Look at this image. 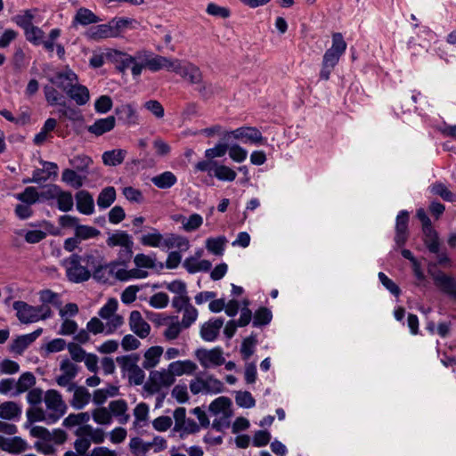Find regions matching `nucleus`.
<instances>
[{
	"mask_svg": "<svg viewBox=\"0 0 456 456\" xmlns=\"http://www.w3.org/2000/svg\"><path fill=\"white\" fill-rule=\"evenodd\" d=\"M154 59L155 60L150 63L151 72L166 69L167 71L175 72L191 84L195 85L201 83L202 73L197 66L191 63L183 65L182 61L178 59H171L162 55H160V57H154Z\"/></svg>",
	"mask_w": 456,
	"mask_h": 456,
	"instance_id": "nucleus-1",
	"label": "nucleus"
},
{
	"mask_svg": "<svg viewBox=\"0 0 456 456\" xmlns=\"http://www.w3.org/2000/svg\"><path fill=\"white\" fill-rule=\"evenodd\" d=\"M118 59H117V68L124 72L127 69H131V73L134 77H139L143 69H148L151 71V61H153L154 57H160V55L154 53L151 51L141 50L137 51L134 56L125 53H118Z\"/></svg>",
	"mask_w": 456,
	"mask_h": 456,
	"instance_id": "nucleus-2",
	"label": "nucleus"
},
{
	"mask_svg": "<svg viewBox=\"0 0 456 456\" xmlns=\"http://www.w3.org/2000/svg\"><path fill=\"white\" fill-rule=\"evenodd\" d=\"M346 49V43L345 42L342 34L335 33L332 36V45L327 49L322 62V69L320 71V78L322 80H329L331 71L338 63L340 57L343 55Z\"/></svg>",
	"mask_w": 456,
	"mask_h": 456,
	"instance_id": "nucleus-3",
	"label": "nucleus"
},
{
	"mask_svg": "<svg viewBox=\"0 0 456 456\" xmlns=\"http://www.w3.org/2000/svg\"><path fill=\"white\" fill-rule=\"evenodd\" d=\"M81 263V256L78 254H72L62 260L61 264L65 268L66 277L69 281L81 283L91 278L92 273L87 267L82 265Z\"/></svg>",
	"mask_w": 456,
	"mask_h": 456,
	"instance_id": "nucleus-4",
	"label": "nucleus"
},
{
	"mask_svg": "<svg viewBox=\"0 0 456 456\" xmlns=\"http://www.w3.org/2000/svg\"><path fill=\"white\" fill-rule=\"evenodd\" d=\"M428 273L431 276L435 286L443 294L452 299H456V278L436 269V265L433 262L428 263Z\"/></svg>",
	"mask_w": 456,
	"mask_h": 456,
	"instance_id": "nucleus-5",
	"label": "nucleus"
},
{
	"mask_svg": "<svg viewBox=\"0 0 456 456\" xmlns=\"http://www.w3.org/2000/svg\"><path fill=\"white\" fill-rule=\"evenodd\" d=\"M48 412L50 422L58 421L67 411V405L62 400L61 395L55 389H49L44 397Z\"/></svg>",
	"mask_w": 456,
	"mask_h": 456,
	"instance_id": "nucleus-6",
	"label": "nucleus"
},
{
	"mask_svg": "<svg viewBox=\"0 0 456 456\" xmlns=\"http://www.w3.org/2000/svg\"><path fill=\"white\" fill-rule=\"evenodd\" d=\"M175 375L169 369L152 370L150 373L149 380L144 385V389L153 395L159 393L162 387H168L175 382Z\"/></svg>",
	"mask_w": 456,
	"mask_h": 456,
	"instance_id": "nucleus-7",
	"label": "nucleus"
},
{
	"mask_svg": "<svg viewBox=\"0 0 456 456\" xmlns=\"http://www.w3.org/2000/svg\"><path fill=\"white\" fill-rule=\"evenodd\" d=\"M230 136L241 141L243 143H250L254 145H262L266 142V139L262 135L259 129L255 126H240L232 131L226 132L224 139H227Z\"/></svg>",
	"mask_w": 456,
	"mask_h": 456,
	"instance_id": "nucleus-8",
	"label": "nucleus"
},
{
	"mask_svg": "<svg viewBox=\"0 0 456 456\" xmlns=\"http://www.w3.org/2000/svg\"><path fill=\"white\" fill-rule=\"evenodd\" d=\"M196 356L200 361V364L205 368L213 366H220L224 363L225 359L223 356V349L220 346H216L213 349H198L196 351Z\"/></svg>",
	"mask_w": 456,
	"mask_h": 456,
	"instance_id": "nucleus-9",
	"label": "nucleus"
},
{
	"mask_svg": "<svg viewBox=\"0 0 456 456\" xmlns=\"http://www.w3.org/2000/svg\"><path fill=\"white\" fill-rule=\"evenodd\" d=\"M106 243L110 248L117 246L124 248L121 252H124L126 259H130L132 256L134 242L131 236L126 232L118 231L115 233L110 234L108 237Z\"/></svg>",
	"mask_w": 456,
	"mask_h": 456,
	"instance_id": "nucleus-10",
	"label": "nucleus"
},
{
	"mask_svg": "<svg viewBox=\"0 0 456 456\" xmlns=\"http://www.w3.org/2000/svg\"><path fill=\"white\" fill-rule=\"evenodd\" d=\"M16 315L21 323H32L39 321L36 306L30 305L24 301H15L12 305Z\"/></svg>",
	"mask_w": 456,
	"mask_h": 456,
	"instance_id": "nucleus-11",
	"label": "nucleus"
},
{
	"mask_svg": "<svg viewBox=\"0 0 456 456\" xmlns=\"http://www.w3.org/2000/svg\"><path fill=\"white\" fill-rule=\"evenodd\" d=\"M409 213L406 210H401L395 222V241L398 247H403L409 236L408 232Z\"/></svg>",
	"mask_w": 456,
	"mask_h": 456,
	"instance_id": "nucleus-12",
	"label": "nucleus"
},
{
	"mask_svg": "<svg viewBox=\"0 0 456 456\" xmlns=\"http://www.w3.org/2000/svg\"><path fill=\"white\" fill-rule=\"evenodd\" d=\"M48 80L52 85H54L67 94L77 81V76L71 69H68L64 72L56 73L55 76L49 77Z\"/></svg>",
	"mask_w": 456,
	"mask_h": 456,
	"instance_id": "nucleus-13",
	"label": "nucleus"
},
{
	"mask_svg": "<svg viewBox=\"0 0 456 456\" xmlns=\"http://www.w3.org/2000/svg\"><path fill=\"white\" fill-rule=\"evenodd\" d=\"M42 333L43 329L38 328L31 333L19 336L10 346L11 351L17 354H22L28 346L31 345Z\"/></svg>",
	"mask_w": 456,
	"mask_h": 456,
	"instance_id": "nucleus-14",
	"label": "nucleus"
},
{
	"mask_svg": "<svg viewBox=\"0 0 456 456\" xmlns=\"http://www.w3.org/2000/svg\"><path fill=\"white\" fill-rule=\"evenodd\" d=\"M224 325L223 318L210 319L202 324L200 328V337L207 342H213L219 335L220 330Z\"/></svg>",
	"mask_w": 456,
	"mask_h": 456,
	"instance_id": "nucleus-15",
	"label": "nucleus"
},
{
	"mask_svg": "<svg viewBox=\"0 0 456 456\" xmlns=\"http://www.w3.org/2000/svg\"><path fill=\"white\" fill-rule=\"evenodd\" d=\"M129 326L133 332H134L141 338H146L151 331V326L146 322L139 311H132L129 316Z\"/></svg>",
	"mask_w": 456,
	"mask_h": 456,
	"instance_id": "nucleus-16",
	"label": "nucleus"
},
{
	"mask_svg": "<svg viewBox=\"0 0 456 456\" xmlns=\"http://www.w3.org/2000/svg\"><path fill=\"white\" fill-rule=\"evenodd\" d=\"M89 39L100 40L109 37H117V32L110 26V22L91 27L86 33Z\"/></svg>",
	"mask_w": 456,
	"mask_h": 456,
	"instance_id": "nucleus-17",
	"label": "nucleus"
},
{
	"mask_svg": "<svg viewBox=\"0 0 456 456\" xmlns=\"http://www.w3.org/2000/svg\"><path fill=\"white\" fill-rule=\"evenodd\" d=\"M27 443L19 436L6 438L0 436V449L10 453H20L27 450Z\"/></svg>",
	"mask_w": 456,
	"mask_h": 456,
	"instance_id": "nucleus-18",
	"label": "nucleus"
},
{
	"mask_svg": "<svg viewBox=\"0 0 456 456\" xmlns=\"http://www.w3.org/2000/svg\"><path fill=\"white\" fill-rule=\"evenodd\" d=\"M116 125V118L114 116H109L104 118H99L94 123L87 127V131L96 136H101L103 134L111 131Z\"/></svg>",
	"mask_w": 456,
	"mask_h": 456,
	"instance_id": "nucleus-19",
	"label": "nucleus"
},
{
	"mask_svg": "<svg viewBox=\"0 0 456 456\" xmlns=\"http://www.w3.org/2000/svg\"><path fill=\"white\" fill-rule=\"evenodd\" d=\"M128 409L127 403L124 399L111 401L109 403V411L111 417L118 418L120 424H126L130 419L129 414L126 413Z\"/></svg>",
	"mask_w": 456,
	"mask_h": 456,
	"instance_id": "nucleus-20",
	"label": "nucleus"
},
{
	"mask_svg": "<svg viewBox=\"0 0 456 456\" xmlns=\"http://www.w3.org/2000/svg\"><path fill=\"white\" fill-rule=\"evenodd\" d=\"M77 208L84 215H91L94 211L92 195L87 191H79L76 194Z\"/></svg>",
	"mask_w": 456,
	"mask_h": 456,
	"instance_id": "nucleus-21",
	"label": "nucleus"
},
{
	"mask_svg": "<svg viewBox=\"0 0 456 456\" xmlns=\"http://www.w3.org/2000/svg\"><path fill=\"white\" fill-rule=\"evenodd\" d=\"M163 247L167 248H177L181 251H186L190 248V242L188 239L183 236L167 233L164 237Z\"/></svg>",
	"mask_w": 456,
	"mask_h": 456,
	"instance_id": "nucleus-22",
	"label": "nucleus"
},
{
	"mask_svg": "<svg viewBox=\"0 0 456 456\" xmlns=\"http://www.w3.org/2000/svg\"><path fill=\"white\" fill-rule=\"evenodd\" d=\"M91 397V394L85 387H78L75 389L69 403L74 409L82 410L89 403Z\"/></svg>",
	"mask_w": 456,
	"mask_h": 456,
	"instance_id": "nucleus-23",
	"label": "nucleus"
},
{
	"mask_svg": "<svg viewBox=\"0 0 456 456\" xmlns=\"http://www.w3.org/2000/svg\"><path fill=\"white\" fill-rule=\"evenodd\" d=\"M101 19L96 16L91 10L86 8H80L77 10L73 19L72 26L77 27L78 24L86 26L89 24L97 23Z\"/></svg>",
	"mask_w": 456,
	"mask_h": 456,
	"instance_id": "nucleus-24",
	"label": "nucleus"
},
{
	"mask_svg": "<svg viewBox=\"0 0 456 456\" xmlns=\"http://www.w3.org/2000/svg\"><path fill=\"white\" fill-rule=\"evenodd\" d=\"M66 94L79 106L86 104L90 99L87 87L78 84H75Z\"/></svg>",
	"mask_w": 456,
	"mask_h": 456,
	"instance_id": "nucleus-25",
	"label": "nucleus"
},
{
	"mask_svg": "<svg viewBox=\"0 0 456 456\" xmlns=\"http://www.w3.org/2000/svg\"><path fill=\"white\" fill-rule=\"evenodd\" d=\"M119 262H112L109 265L104 264L94 270L92 276L98 281L107 282L110 279V274L116 276L117 267L119 265Z\"/></svg>",
	"mask_w": 456,
	"mask_h": 456,
	"instance_id": "nucleus-26",
	"label": "nucleus"
},
{
	"mask_svg": "<svg viewBox=\"0 0 456 456\" xmlns=\"http://www.w3.org/2000/svg\"><path fill=\"white\" fill-rule=\"evenodd\" d=\"M118 118L126 124H135L137 115L135 109L131 104H122L115 109Z\"/></svg>",
	"mask_w": 456,
	"mask_h": 456,
	"instance_id": "nucleus-27",
	"label": "nucleus"
},
{
	"mask_svg": "<svg viewBox=\"0 0 456 456\" xmlns=\"http://www.w3.org/2000/svg\"><path fill=\"white\" fill-rule=\"evenodd\" d=\"M177 182V178L171 171H165L151 178V183L159 189H169Z\"/></svg>",
	"mask_w": 456,
	"mask_h": 456,
	"instance_id": "nucleus-28",
	"label": "nucleus"
},
{
	"mask_svg": "<svg viewBox=\"0 0 456 456\" xmlns=\"http://www.w3.org/2000/svg\"><path fill=\"white\" fill-rule=\"evenodd\" d=\"M126 156V151L122 149H116L107 151L102 154V162L106 166L116 167L120 165Z\"/></svg>",
	"mask_w": 456,
	"mask_h": 456,
	"instance_id": "nucleus-29",
	"label": "nucleus"
},
{
	"mask_svg": "<svg viewBox=\"0 0 456 456\" xmlns=\"http://www.w3.org/2000/svg\"><path fill=\"white\" fill-rule=\"evenodd\" d=\"M162 354L163 348L161 346H155L150 347L144 354L142 367L147 370L155 367L159 363Z\"/></svg>",
	"mask_w": 456,
	"mask_h": 456,
	"instance_id": "nucleus-30",
	"label": "nucleus"
},
{
	"mask_svg": "<svg viewBox=\"0 0 456 456\" xmlns=\"http://www.w3.org/2000/svg\"><path fill=\"white\" fill-rule=\"evenodd\" d=\"M424 235V244L431 253H438L440 248V243L438 240L437 232L433 229V227H427L422 229Z\"/></svg>",
	"mask_w": 456,
	"mask_h": 456,
	"instance_id": "nucleus-31",
	"label": "nucleus"
},
{
	"mask_svg": "<svg viewBox=\"0 0 456 456\" xmlns=\"http://www.w3.org/2000/svg\"><path fill=\"white\" fill-rule=\"evenodd\" d=\"M197 369V365L191 361H177L171 362L169 364V370L173 372L174 375L181 376L184 373L191 374Z\"/></svg>",
	"mask_w": 456,
	"mask_h": 456,
	"instance_id": "nucleus-32",
	"label": "nucleus"
},
{
	"mask_svg": "<svg viewBox=\"0 0 456 456\" xmlns=\"http://www.w3.org/2000/svg\"><path fill=\"white\" fill-rule=\"evenodd\" d=\"M21 408L14 402H4L0 404V418L4 419H13L20 417Z\"/></svg>",
	"mask_w": 456,
	"mask_h": 456,
	"instance_id": "nucleus-33",
	"label": "nucleus"
},
{
	"mask_svg": "<svg viewBox=\"0 0 456 456\" xmlns=\"http://www.w3.org/2000/svg\"><path fill=\"white\" fill-rule=\"evenodd\" d=\"M85 178V175H79L76 170L69 168L64 169L61 175V181L75 189H79L83 186Z\"/></svg>",
	"mask_w": 456,
	"mask_h": 456,
	"instance_id": "nucleus-34",
	"label": "nucleus"
},
{
	"mask_svg": "<svg viewBox=\"0 0 456 456\" xmlns=\"http://www.w3.org/2000/svg\"><path fill=\"white\" fill-rule=\"evenodd\" d=\"M116 200V190L112 186L104 188L97 198V205L100 208L105 209L112 205Z\"/></svg>",
	"mask_w": 456,
	"mask_h": 456,
	"instance_id": "nucleus-35",
	"label": "nucleus"
},
{
	"mask_svg": "<svg viewBox=\"0 0 456 456\" xmlns=\"http://www.w3.org/2000/svg\"><path fill=\"white\" fill-rule=\"evenodd\" d=\"M44 94L45 100L49 105L53 106L58 104L65 106L66 102L64 101L63 95L61 93H59V91L53 86H45Z\"/></svg>",
	"mask_w": 456,
	"mask_h": 456,
	"instance_id": "nucleus-36",
	"label": "nucleus"
},
{
	"mask_svg": "<svg viewBox=\"0 0 456 456\" xmlns=\"http://www.w3.org/2000/svg\"><path fill=\"white\" fill-rule=\"evenodd\" d=\"M232 405V401L230 398L225 396H220L215 399L209 405V411L213 414L217 415L219 413H224V417H227L228 411L230 406Z\"/></svg>",
	"mask_w": 456,
	"mask_h": 456,
	"instance_id": "nucleus-37",
	"label": "nucleus"
},
{
	"mask_svg": "<svg viewBox=\"0 0 456 456\" xmlns=\"http://www.w3.org/2000/svg\"><path fill=\"white\" fill-rule=\"evenodd\" d=\"M226 242L227 240L224 236L208 238L206 240V248L216 256H222L224 254Z\"/></svg>",
	"mask_w": 456,
	"mask_h": 456,
	"instance_id": "nucleus-38",
	"label": "nucleus"
},
{
	"mask_svg": "<svg viewBox=\"0 0 456 456\" xmlns=\"http://www.w3.org/2000/svg\"><path fill=\"white\" fill-rule=\"evenodd\" d=\"M152 232L144 234L141 237L140 241L143 246L159 248L163 247L164 236L155 228Z\"/></svg>",
	"mask_w": 456,
	"mask_h": 456,
	"instance_id": "nucleus-39",
	"label": "nucleus"
},
{
	"mask_svg": "<svg viewBox=\"0 0 456 456\" xmlns=\"http://www.w3.org/2000/svg\"><path fill=\"white\" fill-rule=\"evenodd\" d=\"M148 276V272L141 270L140 268H134L131 270L118 269L116 272V278L119 281H127L130 279H143Z\"/></svg>",
	"mask_w": 456,
	"mask_h": 456,
	"instance_id": "nucleus-40",
	"label": "nucleus"
},
{
	"mask_svg": "<svg viewBox=\"0 0 456 456\" xmlns=\"http://www.w3.org/2000/svg\"><path fill=\"white\" fill-rule=\"evenodd\" d=\"M81 260L86 264V267L96 269L97 267L104 265L103 256L98 250H93L81 256Z\"/></svg>",
	"mask_w": 456,
	"mask_h": 456,
	"instance_id": "nucleus-41",
	"label": "nucleus"
},
{
	"mask_svg": "<svg viewBox=\"0 0 456 456\" xmlns=\"http://www.w3.org/2000/svg\"><path fill=\"white\" fill-rule=\"evenodd\" d=\"M139 359H140L139 355L134 354L118 356L116 358V362L120 366L122 372L127 374L132 370H134V368L138 366L137 362H138Z\"/></svg>",
	"mask_w": 456,
	"mask_h": 456,
	"instance_id": "nucleus-42",
	"label": "nucleus"
},
{
	"mask_svg": "<svg viewBox=\"0 0 456 456\" xmlns=\"http://www.w3.org/2000/svg\"><path fill=\"white\" fill-rule=\"evenodd\" d=\"M69 163L74 168V170L87 173V169L93 163V160L86 155L79 154L69 159Z\"/></svg>",
	"mask_w": 456,
	"mask_h": 456,
	"instance_id": "nucleus-43",
	"label": "nucleus"
},
{
	"mask_svg": "<svg viewBox=\"0 0 456 456\" xmlns=\"http://www.w3.org/2000/svg\"><path fill=\"white\" fill-rule=\"evenodd\" d=\"M36 383V378L32 372L27 371L20 375L18 381L15 383L17 392L21 394L28 391Z\"/></svg>",
	"mask_w": 456,
	"mask_h": 456,
	"instance_id": "nucleus-44",
	"label": "nucleus"
},
{
	"mask_svg": "<svg viewBox=\"0 0 456 456\" xmlns=\"http://www.w3.org/2000/svg\"><path fill=\"white\" fill-rule=\"evenodd\" d=\"M27 418L28 424H26V427H28V425H31L36 421H45L47 424L54 423L50 422V419H48V413L45 412V411L39 407L29 408L27 411Z\"/></svg>",
	"mask_w": 456,
	"mask_h": 456,
	"instance_id": "nucleus-45",
	"label": "nucleus"
},
{
	"mask_svg": "<svg viewBox=\"0 0 456 456\" xmlns=\"http://www.w3.org/2000/svg\"><path fill=\"white\" fill-rule=\"evenodd\" d=\"M430 191L433 194L440 196L444 200L453 202L456 195L452 193L443 183H435L431 185Z\"/></svg>",
	"mask_w": 456,
	"mask_h": 456,
	"instance_id": "nucleus-46",
	"label": "nucleus"
},
{
	"mask_svg": "<svg viewBox=\"0 0 456 456\" xmlns=\"http://www.w3.org/2000/svg\"><path fill=\"white\" fill-rule=\"evenodd\" d=\"M273 318L272 312L266 307L258 308L254 314L253 326H265L271 322Z\"/></svg>",
	"mask_w": 456,
	"mask_h": 456,
	"instance_id": "nucleus-47",
	"label": "nucleus"
},
{
	"mask_svg": "<svg viewBox=\"0 0 456 456\" xmlns=\"http://www.w3.org/2000/svg\"><path fill=\"white\" fill-rule=\"evenodd\" d=\"M214 175L220 181L232 182L235 180L237 174L233 169L225 165L216 164L214 169Z\"/></svg>",
	"mask_w": 456,
	"mask_h": 456,
	"instance_id": "nucleus-48",
	"label": "nucleus"
},
{
	"mask_svg": "<svg viewBox=\"0 0 456 456\" xmlns=\"http://www.w3.org/2000/svg\"><path fill=\"white\" fill-rule=\"evenodd\" d=\"M40 198L39 192L35 187H26L25 190L16 195V199L28 205L35 204Z\"/></svg>",
	"mask_w": 456,
	"mask_h": 456,
	"instance_id": "nucleus-49",
	"label": "nucleus"
},
{
	"mask_svg": "<svg viewBox=\"0 0 456 456\" xmlns=\"http://www.w3.org/2000/svg\"><path fill=\"white\" fill-rule=\"evenodd\" d=\"M94 422L100 425H110L112 422L111 413L106 407H98L92 411Z\"/></svg>",
	"mask_w": 456,
	"mask_h": 456,
	"instance_id": "nucleus-50",
	"label": "nucleus"
},
{
	"mask_svg": "<svg viewBox=\"0 0 456 456\" xmlns=\"http://www.w3.org/2000/svg\"><path fill=\"white\" fill-rule=\"evenodd\" d=\"M34 13L32 10H26L20 14H17L13 17V21L21 28L24 32L33 26Z\"/></svg>",
	"mask_w": 456,
	"mask_h": 456,
	"instance_id": "nucleus-51",
	"label": "nucleus"
},
{
	"mask_svg": "<svg viewBox=\"0 0 456 456\" xmlns=\"http://www.w3.org/2000/svg\"><path fill=\"white\" fill-rule=\"evenodd\" d=\"M56 200L57 207L61 211L68 212L73 208L74 202L71 192L61 190Z\"/></svg>",
	"mask_w": 456,
	"mask_h": 456,
	"instance_id": "nucleus-52",
	"label": "nucleus"
},
{
	"mask_svg": "<svg viewBox=\"0 0 456 456\" xmlns=\"http://www.w3.org/2000/svg\"><path fill=\"white\" fill-rule=\"evenodd\" d=\"M101 232L92 226L78 224L76 227L75 235L81 240L96 238L99 236Z\"/></svg>",
	"mask_w": 456,
	"mask_h": 456,
	"instance_id": "nucleus-53",
	"label": "nucleus"
},
{
	"mask_svg": "<svg viewBox=\"0 0 456 456\" xmlns=\"http://www.w3.org/2000/svg\"><path fill=\"white\" fill-rule=\"evenodd\" d=\"M129 447L133 454H145L151 448L150 442H144L140 437H134L130 440Z\"/></svg>",
	"mask_w": 456,
	"mask_h": 456,
	"instance_id": "nucleus-54",
	"label": "nucleus"
},
{
	"mask_svg": "<svg viewBox=\"0 0 456 456\" xmlns=\"http://www.w3.org/2000/svg\"><path fill=\"white\" fill-rule=\"evenodd\" d=\"M235 402L238 406L242 408H252L256 405V400L252 396L250 392L239 391L235 396Z\"/></svg>",
	"mask_w": 456,
	"mask_h": 456,
	"instance_id": "nucleus-55",
	"label": "nucleus"
},
{
	"mask_svg": "<svg viewBox=\"0 0 456 456\" xmlns=\"http://www.w3.org/2000/svg\"><path fill=\"white\" fill-rule=\"evenodd\" d=\"M25 37L28 41L32 43L35 45H39L43 43V38L45 37V32L37 26H31L25 32Z\"/></svg>",
	"mask_w": 456,
	"mask_h": 456,
	"instance_id": "nucleus-56",
	"label": "nucleus"
},
{
	"mask_svg": "<svg viewBox=\"0 0 456 456\" xmlns=\"http://www.w3.org/2000/svg\"><path fill=\"white\" fill-rule=\"evenodd\" d=\"M17 234L24 235L25 240L30 244L38 243L46 237V232L40 230H31L28 232L20 230L17 232Z\"/></svg>",
	"mask_w": 456,
	"mask_h": 456,
	"instance_id": "nucleus-57",
	"label": "nucleus"
},
{
	"mask_svg": "<svg viewBox=\"0 0 456 456\" xmlns=\"http://www.w3.org/2000/svg\"><path fill=\"white\" fill-rule=\"evenodd\" d=\"M183 311V319L180 323L183 328L187 329L197 320L198 310L192 305H190Z\"/></svg>",
	"mask_w": 456,
	"mask_h": 456,
	"instance_id": "nucleus-58",
	"label": "nucleus"
},
{
	"mask_svg": "<svg viewBox=\"0 0 456 456\" xmlns=\"http://www.w3.org/2000/svg\"><path fill=\"white\" fill-rule=\"evenodd\" d=\"M256 344V336L250 335L243 339L240 353L244 359H248L254 354V347Z\"/></svg>",
	"mask_w": 456,
	"mask_h": 456,
	"instance_id": "nucleus-59",
	"label": "nucleus"
},
{
	"mask_svg": "<svg viewBox=\"0 0 456 456\" xmlns=\"http://www.w3.org/2000/svg\"><path fill=\"white\" fill-rule=\"evenodd\" d=\"M59 297V294L50 289H44L39 292V298L43 304H53V305L60 307L61 305V302Z\"/></svg>",
	"mask_w": 456,
	"mask_h": 456,
	"instance_id": "nucleus-60",
	"label": "nucleus"
},
{
	"mask_svg": "<svg viewBox=\"0 0 456 456\" xmlns=\"http://www.w3.org/2000/svg\"><path fill=\"white\" fill-rule=\"evenodd\" d=\"M228 151L230 158L237 163L243 162L248 156V151L239 144L228 146Z\"/></svg>",
	"mask_w": 456,
	"mask_h": 456,
	"instance_id": "nucleus-61",
	"label": "nucleus"
},
{
	"mask_svg": "<svg viewBox=\"0 0 456 456\" xmlns=\"http://www.w3.org/2000/svg\"><path fill=\"white\" fill-rule=\"evenodd\" d=\"M118 305V301L115 298H110L107 303L99 310V316L105 320L110 319L117 311Z\"/></svg>",
	"mask_w": 456,
	"mask_h": 456,
	"instance_id": "nucleus-62",
	"label": "nucleus"
},
{
	"mask_svg": "<svg viewBox=\"0 0 456 456\" xmlns=\"http://www.w3.org/2000/svg\"><path fill=\"white\" fill-rule=\"evenodd\" d=\"M228 151V144L218 142L213 148L207 149L205 151V157L208 159L215 158H221L225 155Z\"/></svg>",
	"mask_w": 456,
	"mask_h": 456,
	"instance_id": "nucleus-63",
	"label": "nucleus"
},
{
	"mask_svg": "<svg viewBox=\"0 0 456 456\" xmlns=\"http://www.w3.org/2000/svg\"><path fill=\"white\" fill-rule=\"evenodd\" d=\"M113 102L110 96L101 95L94 102V109L97 113H107L112 108Z\"/></svg>",
	"mask_w": 456,
	"mask_h": 456,
	"instance_id": "nucleus-64",
	"label": "nucleus"
}]
</instances>
